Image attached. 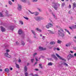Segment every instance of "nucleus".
I'll return each mask as SVG.
<instances>
[{
	"label": "nucleus",
	"instance_id": "f704fd0d",
	"mask_svg": "<svg viewBox=\"0 0 76 76\" xmlns=\"http://www.w3.org/2000/svg\"><path fill=\"white\" fill-rule=\"evenodd\" d=\"M8 3L10 5H12V2H11L10 1H9Z\"/></svg>",
	"mask_w": 76,
	"mask_h": 76
},
{
	"label": "nucleus",
	"instance_id": "423d86ee",
	"mask_svg": "<svg viewBox=\"0 0 76 76\" xmlns=\"http://www.w3.org/2000/svg\"><path fill=\"white\" fill-rule=\"evenodd\" d=\"M58 32L59 35L61 36V37H63L64 36V33L61 32H60V30H58Z\"/></svg>",
	"mask_w": 76,
	"mask_h": 76
},
{
	"label": "nucleus",
	"instance_id": "6e6552de",
	"mask_svg": "<svg viewBox=\"0 0 76 76\" xmlns=\"http://www.w3.org/2000/svg\"><path fill=\"white\" fill-rule=\"evenodd\" d=\"M18 9L19 11L21 10L22 9V6L19 4H18Z\"/></svg>",
	"mask_w": 76,
	"mask_h": 76
},
{
	"label": "nucleus",
	"instance_id": "ddd939ff",
	"mask_svg": "<svg viewBox=\"0 0 76 76\" xmlns=\"http://www.w3.org/2000/svg\"><path fill=\"white\" fill-rule=\"evenodd\" d=\"M25 39H23L21 40V44L23 45H25Z\"/></svg>",
	"mask_w": 76,
	"mask_h": 76
},
{
	"label": "nucleus",
	"instance_id": "8fccbe9b",
	"mask_svg": "<svg viewBox=\"0 0 76 76\" xmlns=\"http://www.w3.org/2000/svg\"><path fill=\"white\" fill-rule=\"evenodd\" d=\"M37 54V53H34V56H36V55Z\"/></svg>",
	"mask_w": 76,
	"mask_h": 76
},
{
	"label": "nucleus",
	"instance_id": "37998d69",
	"mask_svg": "<svg viewBox=\"0 0 76 76\" xmlns=\"http://www.w3.org/2000/svg\"><path fill=\"white\" fill-rule=\"evenodd\" d=\"M69 28L70 29H71V30H72V28H72V26L71 27H69Z\"/></svg>",
	"mask_w": 76,
	"mask_h": 76
},
{
	"label": "nucleus",
	"instance_id": "a211bd4d",
	"mask_svg": "<svg viewBox=\"0 0 76 76\" xmlns=\"http://www.w3.org/2000/svg\"><path fill=\"white\" fill-rule=\"evenodd\" d=\"M27 70H28V68L26 66H25L24 67V70L25 72H26V71H27Z\"/></svg>",
	"mask_w": 76,
	"mask_h": 76
},
{
	"label": "nucleus",
	"instance_id": "412c9836",
	"mask_svg": "<svg viewBox=\"0 0 76 76\" xmlns=\"http://www.w3.org/2000/svg\"><path fill=\"white\" fill-rule=\"evenodd\" d=\"M57 27L58 28H59V29L61 31H62V32H64L63 30V29H62V28H61L60 27L57 26Z\"/></svg>",
	"mask_w": 76,
	"mask_h": 76
},
{
	"label": "nucleus",
	"instance_id": "603ef678",
	"mask_svg": "<svg viewBox=\"0 0 76 76\" xmlns=\"http://www.w3.org/2000/svg\"><path fill=\"white\" fill-rule=\"evenodd\" d=\"M69 9H70L71 8V5H69Z\"/></svg>",
	"mask_w": 76,
	"mask_h": 76
},
{
	"label": "nucleus",
	"instance_id": "4d7b16f0",
	"mask_svg": "<svg viewBox=\"0 0 76 76\" xmlns=\"http://www.w3.org/2000/svg\"><path fill=\"white\" fill-rule=\"evenodd\" d=\"M74 50H76V47H74Z\"/></svg>",
	"mask_w": 76,
	"mask_h": 76
},
{
	"label": "nucleus",
	"instance_id": "5fc2aeb1",
	"mask_svg": "<svg viewBox=\"0 0 76 76\" xmlns=\"http://www.w3.org/2000/svg\"><path fill=\"white\" fill-rule=\"evenodd\" d=\"M29 41H30V39H28L27 40V41L28 42H29Z\"/></svg>",
	"mask_w": 76,
	"mask_h": 76
},
{
	"label": "nucleus",
	"instance_id": "4c0bfd02",
	"mask_svg": "<svg viewBox=\"0 0 76 76\" xmlns=\"http://www.w3.org/2000/svg\"><path fill=\"white\" fill-rule=\"evenodd\" d=\"M31 61L32 63H33L34 61V59H31Z\"/></svg>",
	"mask_w": 76,
	"mask_h": 76
},
{
	"label": "nucleus",
	"instance_id": "cd10ccee",
	"mask_svg": "<svg viewBox=\"0 0 76 76\" xmlns=\"http://www.w3.org/2000/svg\"><path fill=\"white\" fill-rule=\"evenodd\" d=\"M72 28H76V25H73L72 26Z\"/></svg>",
	"mask_w": 76,
	"mask_h": 76
},
{
	"label": "nucleus",
	"instance_id": "774afa93",
	"mask_svg": "<svg viewBox=\"0 0 76 76\" xmlns=\"http://www.w3.org/2000/svg\"><path fill=\"white\" fill-rule=\"evenodd\" d=\"M74 38H75V39H76V36H75V37H74Z\"/></svg>",
	"mask_w": 76,
	"mask_h": 76
},
{
	"label": "nucleus",
	"instance_id": "6ab92c4d",
	"mask_svg": "<svg viewBox=\"0 0 76 76\" xmlns=\"http://www.w3.org/2000/svg\"><path fill=\"white\" fill-rule=\"evenodd\" d=\"M73 9H74V8H75V7H76V3L75 2H74L73 4Z\"/></svg>",
	"mask_w": 76,
	"mask_h": 76
},
{
	"label": "nucleus",
	"instance_id": "aec40b11",
	"mask_svg": "<svg viewBox=\"0 0 76 76\" xmlns=\"http://www.w3.org/2000/svg\"><path fill=\"white\" fill-rule=\"evenodd\" d=\"M10 28L11 31H13L14 29V27L13 26H11L10 27Z\"/></svg>",
	"mask_w": 76,
	"mask_h": 76
},
{
	"label": "nucleus",
	"instance_id": "393cba45",
	"mask_svg": "<svg viewBox=\"0 0 76 76\" xmlns=\"http://www.w3.org/2000/svg\"><path fill=\"white\" fill-rule=\"evenodd\" d=\"M61 42H62L60 40H58L57 43L58 44H61Z\"/></svg>",
	"mask_w": 76,
	"mask_h": 76
},
{
	"label": "nucleus",
	"instance_id": "0e129e2a",
	"mask_svg": "<svg viewBox=\"0 0 76 76\" xmlns=\"http://www.w3.org/2000/svg\"><path fill=\"white\" fill-rule=\"evenodd\" d=\"M70 53H73V51H72V50H71L70 51Z\"/></svg>",
	"mask_w": 76,
	"mask_h": 76
},
{
	"label": "nucleus",
	"instance_id": "f257e3e1",
	"mask_svg": "<svg viewBox=\"0 0 76 76\" xmlns=\"http://www.w3.org/2000/svg\"><path fill=\"white\" fill-rule=\"evenodd\" d=\"M34 19L36 20H37V21L39 22L41 21V20H42L44 18L40 16H35L34 17Z\"/></svg>",
	"mask_w": 76,
	"mask_h": 76
},
{
	"label": "nucleus",
	"instance_id": "338daca9",
	"mask_svg": "<svg viewBox=\"0 0 76 76\" xmlns=\"http://www.w3.org/2000/svg\"><path fill=\"white\" fill-rule=\"evenodd\" d=\"M34 38H36V36H34Z\"/></svg>",
	"mask_w": 76,
	"mask_h": 76
},
{
	"label": "nucleus",
	"instance_id": "72a5a7b5",
	"mask_svg": "<svg viewBox=\"0 0 76 76\" xmlns=\"http://www.w3.org/2000/svg\"><path fill=\"white\" fill-rule=\"evenodd\" d=\"M19 22H20V24H21V25H23V22L21 20Z\"/></svg>",
	"mask_w": 76,
	"mask_h": 76
},
{
	"label": "nucleus",
	"instance_id": "69168bd1",
	"mask_svg": "<svg viewBox=\"0 0 76 76\" xmlns=\"http://www.w3.org/2000/svg\"><path fill=\"white\" fill-rule=\"evenodd\" d=\"M65 30L66 32H67V31H68L66 29H65Z\"/></svg>",
	"mask_w": 76,
	"mask_h": 76
},
{
	"label": "nucleus",
	"instance_id": "ea45409f",
	"mask_svg": "<svg viewBox=\"0 0 76 76\" xmlns=\"http://www.w3.org/2000/svg\"><path fill=\"white\" fill-rule=\"evenodd\" d=\"M54 18H56V15H55L54 14H52Z\"/></svg>",
	"mask_w": 76,
	"mask_h": 76
},
{
	"label": "nucleus",
	"instance_id": "e2e57ef3",
	"mask_svg": "<svg viewBox=\"0 0 76 76\" xmlns=\"http://www.w3.org/2000/svg\"><path fill=\"white\" fill-rule=\"evenodd\" d=\"M10 70H12V69H13V68H10Z\"/></svg>",
	"mask_w": 76,
	"mask_h": 76
},
{
	"label": "nucleus",
	"instance_id": "680f3d73",
	"mask_svg": "<svg viewBox=\"0 0 76 76\" xmlns=\"http://www.w3.org/2000/svg\"><path fill=\"white\" fill-rule=\"evenodd\" d=\"M35 70H36V71H38V69H35Z\"/></svg>",
	"mask_w": 76,
	"mask_h": 76
},
{
	"label": "nucleus",
	"instance_id": "dca6fc26",
	"mask_svg": "<svg viewBox=\"0 0 76 76\" xmlns=\"http://www.w3.org/2000/svg\"><path fill=\"white\" fill-rule=\"evenodd\" d=\"M71 45V43L69 42L68 43H67L66 44V47H69Z\"/></svg>",
	"mask_w": 76,
	"mask_h": 76
},
{
	"label": "nucleus",
	"instance_id": "864d4df0",
	"mask_svg": "<svg viewBox=\"0 0 76 76\" xmlns=\"http://www.w3.org/2000/svg\"><path fill=\"white\" fill-rule=\"evenodd\" d=\"M30 75H31L32 76H34V75H33V73L31 74Z\"/></svg>",
	"mask_w": 76,
	"mask_h": 76
},
{
	"label": "nucleus",
	"instance_id": "e433bc0d",
	"mask_svg": "<svg viewBox=\"0 0 76 76\" xmlns=\"http://www.w3.org/2000/svg\"><path fill=\"white\" fill-rule=\"evenodd\" d=\"M28 73L27 72H26L25 74V76H28Z\"/></svg>",
	"mask_w": 76,
	"mask_h": 76
},
{
	"label": "nucleus",
	"instance_id": "9d476101",
	"mask_svg": "<svg viewBox=\"0 0 76 76\" xmlns=\"http://www.w3.org/2000/svg\"><path fill=\"white\" fill-rule=\"evenodd\" d=\"M53 4H54L55 5V6L54 7V9H55V10H57L58 7H57V4L55 3H53Z\"/></svg>",
	"mask_w": 76,
	"mask_h": 76
},
{
	"label": "nucleus",
	"instance_id": "0eeeda50",
	"mask_svg": "<svg viewBox=\"0 0 76 76\" xmlns=\"http://www.w3.org/2000/svg\"><path fill=\"white\" fill-rule=\"evenodd\" d=\"M4 54L5 56H6V57H9V58H11V56L8 53H7V52H6L4 53Z\"/></svg>",
	"mask_w": 76,
	"mask_h": 76
},
{
	"label": "nucleus",
	"instance_id": "49530a36",
	"mask_svg": "<svg viewBox=\"0 0 76 76\" xmlns=\"http://www.w3.org/2000/svg\"><path fill=\"white\" fill-rule=\"evenodd\" d=\"M33 76H38V74H34Z\"/></svg>",
	"mask_w": 76,
	"mask_h": 76
},
{
	"label": "nucleus",
	"instance_id": "bf43d9fd",
	"mask_svg": "<svg viewBox=\"0 0 76 76\" xmlns=\"http://www.w3.org/2000/svg\"><path fill=\"white\" fill-rule=\"evenodd\" d=\"M6 14H7V16H8V12H7H7Z\"/></svg>",
	"mask_w": 76,
	"mask_h": 76
},
{
	"label": "nucleus",
	"instance_id": "a878e982",
	"mask_svg": "<svg viewBox=\"0 0 76 76\" xmlns=\"http://www.w3.org/2000/svg\"><path fill=\"white\" fill-rule=\"evenodd\" d=\"M48 32H49V33H50V34H54V32L51 31L50 30H48Z\"/></svg>",
	"mask_w": 76,
	"mask_h": 76
},
{
	"label": "nucleus",
	"instance_id": "1a4fd4ad",
	"mask_svg": "<svg viewBox=\"0 0 76 76\" xmlns=\"http://www.w3.org/2000/svg\"><path fill=\"white\" fill-rule=\"evenodd\" d=\"M1 28V31L2 32H5V31H6V29H5L4 28H3V26H1L0 27Z\"/></svg>",
	"mask_w": 76,
	"mask_h": 76
},
{
	"label": "nucleus",
	"instance_id": "39448f33",
	"mask_svg": "<svg viewBox=\"0 0 76 76\" xmlns=\"http://www.w3.org/2000/svg\"><path fill=\"white\" fill-rule=\"evenodd\" d=\"M28 11L31 14H34V15H35V16H38V15H39V12H32L29 10H28Z\"/></svg>",
	"mask_w": 76,
	"mask_h": 76
},
{
	"label": "nucleus",
	"instance_id": "20e7f679",
	"mask_svg": "<svg viewBox=\"0 0 76 76\" xmlns=\"http://www.w3.org/2000/svg\"><path fill=\"white\" fill-rule=\"evenodd\" d=\"M74 58V56L73 55H72L71 54H69L67 56V58L68 60H70V59H71L72 58Z\"/></svg>",
	"mask_w": 76,
	"mask_h": 76
},
{
	"label": "nucleus",
	"instance_id": "13d9d810",
	"mask_svg": "<svg viewBox=\"0 0 76 76\" xmlns=\"http://www.w3.org/2000/svg\"><path fill=\"white\" fill-rule=\"evenodd\" d=\"M39 12H42V10H40V9H39Z\"/></svg>",
	"mask_w": 76,
	"mask_h": 76
},
{
	"label": "nucleus",
	"instance_id": "a18cd8bd",
	"mask_svg": "<svg viewBox=\"0 0 76 76\" xmlns=\"http://www.w3.org/2000/svg\"><path fill=\"white\" fill-rule=\"evenodd\" d=\"M56 5H57V6H58L59 7H60V4H56Z\"/></svg>",
	"mask_w": 76,
	"mask_h": 76
},
{
	"label": "nucleus",
	"instance_id": "c9c22d12",
	"mask_svg": "<svg viewBox=\"0 0 76 76\" xmlns=\"http://www.w3.org/2000/svg\"><path fill=\"white\" fill-rule=\"evenodd\" d=\"M37 0H31L32 2H37Z\"/></svg>",
	"mask_w": 76,
	"mask_h": 76
},
{
	"label": "nucleus",
	"instance_id": "c03bdc74",
	"mask_svg": "<svg viewBox=\"0 0 76 76\" xmlns=\"http://www.w3.org/2000/svg\"><path fill=\"white\" fill-rule=\"evenodd\" d=\"M67 32H68V33L69 34V35H70V32H69V31H66Z\"/></svg>",
	"mask_w": 76,
	"mask_h": 76
},
{
	"label": "nucleus",
	"instance_id": "b1692460",
	"mask_svg": "<svg viewBox=\"0 0 76 76\" xmlns=\"http://www.w3.org/2000/svg\"><path fill=\"white\" fill-rule=\"evenodd\" d=\"M4 71L7 72H9V69L8 68H6L5 69Z\"/></svg>",
	"mask_w": 76,
	"mask_h": 76
},
{
	"label": "nucleus",
	"instance_id": "7ed1b4c3",
	"mask_svg": "<svg viewBox=\"0 0 76 76\" xmlns=\"http://www.w3.org/2000/svg\"><path fill=\"white\" fill-rule=\"evenodd\" d=\"M56 56H57L58 57V58H59V59L62 60H64V61H66V59L61 58V57H60V56H59V55H58L57 53H56Z\"/></svg>",
	"mask_w": 76,
	"mask_h": 76
},
{
	"label": "nucleus",
	"instance_id": "a19ab883",
	"mask_svg": "<svg viewBox=\"0 0 76 76\" xmlns=\"http://www.w3.org/2000/svg\"><path fill=\"white\" fill-rule=\"evenodd\" d=\"M16 44H17V45H19L20 44L18 42H16Z\"/></svg>",
	"mask_w": 76,
	"mask_h": 76
},
{
	"label": "nucleus",
	"instance_id": "f03ea898",
	"mask_svg": "<svg viewBox=\"0 0 76 76\" xmlns=\"http://www.w3.org/2000/svg\"><path fill=\"white\" fill-rule=\"evenodd\" d=\"M20 1L24 3H27V4H29L30 2L28 0H20Z\"/></svg>",
	"mask_w": 76,
	"mask_h": 76
},
{
	"label": "nucleus",
	"instance_id": "c756f323",
	"mask_svg": "<svg viewBox=\"0 0 76 76\" xmlns=\"http://www.w3.org/2000/svg\"><path fill=\"white\" fill-rule=\"evenodd\" d=\"M4 16V15H3V14L1 12H0V17H1V18H2V17H3Z\"/></svg>",
	"mask_w": 76,
	"mask_h": 76
},
{
	"label": "nucleus",
	"instance_id": "473e14b6",
	"mask_svg": "<svg viewBox=\"0 0 76 76\" xmlns=\"http://www.w3.org/2000/svg\"><path fill=\"white\" fill-rule=\"evenodd\" d=\"M16 67H17V68H18V69L19 68V65H18V64H16Z\"/></svg>",
	"mask_w": 76,
	"mask_h": 76
},
{
	"label": "nucleus",
	"instance_id": "79ce46f5",
	"mask_svg": "<svg viewBox=\"0 0 76 76\" xmlns=\"http://www.w3.org/2000/svg\"><path fill=\"white\" fill-rule=\"evenodd\" d=\"M65 5V3H63L62 4V6H63H63H64Z\"/></svg>",
	"mask_w": 76,
	"mask_h": 76
},
{
	"label": "nucleus",
	"instance_id": "2f4dec72",
	"mask_svg": "<svg viewBox=\"0 0 76 76\" xmlns=\"http://www.w3.org/2000/svg\"><path fill=\"white\" fill-rule=\"evenodd\" d=\"M46 28H47V29H49L50 28V27L49 26V25H48H48H47L46 26Z\"/></svg>",
	"mask_w": 76,
	"mask_h": 76
},
{
	"label": "nucleus",
	"instance_id": "f3484780",
	"mask_svg": "<svg viewBox=\"0 0 76 76\" xmlns=\"http://www.w3.org/2000/svg\"><path fill=\"white\" fill-rule=\"evenodd\" d=\"M48 25L50 28H51V27H53V24L51 23H48Z\"/></svg>",
	"mask_w": 76,
	"mask_h": 76
},
{
	"label": "nucleus",
	"instance_id": "6e6d98bb",
	"mask_svg": "<svg viewBox=\"0 0 76 76\" xmlns=\"http://www.w3.org/2000/svg\"><path fill=\"white\" fill-rule=\"evenodd\" d=\"M36 61H38V60L37 59V58H36Z\"/></svg>",
	"mask_w": 76,
	"mask_h": 76
},
{
	"label": "nucleus",
	"instance_id": "bb28decb",
	"mask_svg": "<svg viewBox=\"0 0 76 76\" xmlns=\"http://www.w3.org/2000/svg\"><path fill=\"white\" fill-rule=\"evenodd\" d=\"M48 66H52L53 64L51 62L49 63L48 64Z\"/></svg>",
	"mask_w": 76,
	"mask_h": 76
},
{
	"label": "nucleus",
	"instance_id": "4468645a",
	"mask_svg": "<svg viewBox=\"0 0 76 76\" xmlns=\"http://www.w3.org/2000/svg\"><path fill=\"white\" fill-rule=\"evenodd\" d=\"M18 33L20 35V34H22V30L21 29H20L18 31Z\"/></svg>",
	"mask_w": 76,
	"mask_h": 76
},
{
	"label": "nucleus",
	"instance_id": "7c9ffc66",
	"mask_svg": "<svg viewBox=\"0 0 76 76\" xmlns=\"http://www.w3.org/2000/svg\"><path fill=\"white\" fill-rule=\"evenodd\" d=\"M6 53H9V52H10V50L9 49H7L6 50Z\"/></svg>",
	"mask_w": 76,
	"mask_h": 76
},
{
	"label": "nucleus",
	"instance_id": "4be33fe9",
	"mask_svg": "<svg viewBox=\"0 0 76 76\" xmlns=\"http://www.w3.org/2000/svg\"><path fill=\"white\" fill-rule=\"evenodd\" d=\"M31 32L32 34H33V35H36V33H35V31L34 30H31Z\"/></svg>",
	"mask_w": 76,
	"mask_h": 76
},
{
	"label": "nucleus",
	"instance_id": "052dcab7",
	"mask_svg": "<svg viewBox=\"0 0 76 76\" xmlns=\"http://www.w3.org/2000/svg\"><path fill=\"white\" fill-rule=\"evenodd\" d=\"M57 50H58V51H59V50H60V49H59V48H57Z\"/></svg>",
	"mask_w": 76,
	"mask_h": 76
},
{
	"label": "nucleus",
	"instance_id": "2eb2a0df",
	"mask_svg": "<svg viewBox=\"0 0 76 76\" xmlns=\"http://www.w3.org/2000/svg\"><path fill=\"white\" fill-rule=\"evenodd\" d=\"M36 30L39 32H42V30H41L39 29V28H36Z\"/></svg>",
	"mask_w": 76,
	"mask_h": 76
},
{
	"label": "nucleus",
	"instance_id": "09e8293b",
	"mask_svg": "<svg viewBox=\"0 0 76 76\" xmlns=\"http://www.w3.org/2000/svg\"><path fill=\"white\" fill-rule=\"evenodd\" d=\"M18 62H19V63H20V62H21V60L20 59H19L18 61Z\"/></svg>",
	"mask_w": 76,
	"mask_h": 76
},
{
	"label": "nucleus",
	"instance_id": "c85d7f7f",
	"mask_svg": "<svg viewBox=\"0 0 76 76\" xmlns=\"http://www.w3.org/2000/svg\"><path fill=\"white\" fill-rule=\"evenodd\" d=\"M23 18L25 19H26V20H29V18H28L27 17H25L23 16Z\"/></svg>",
	"mask_w": 76,
	"mask_h": 76
},
{
	"label": "nucleus",
	"instance_id": "5701e85b",
	"mask_svg": "<svg viewBox=\"0 0 76 76\" xmlns=\"http://www.w3.org/2000/svg\"><path fill=\"white\" fill-rule=\"evenodd\" d=\"M50 44L51 45H54L55 44V42L54 41H52L50 42Z\"/></svg>",
	"mask_w": 76,
	"mask_h": 76
},
{
	"label": "nucleus",
	"instance_id": "de8ad7c7",
	"mask_svg": "<svg viewBox=\"0 0 76 76\" xmlns=\"http://www.w3.org/2000/svg\"><path fill=\"white\" fill-rule=\"evenodd\" d=\"M45 38V36H43V39H44Z\"/></svg>",
	"mask_w": 76,
	"mask_h": 76
},
{
	"label": "nucleus",
	"instance_id": "3c124183",
	"mask_svg": "<svg viewBox=\"0 0 76 76\" xmlns=\"http://www.w3.org/2000/svg\"><path fill=\"white\" fill-rule=\"evenodd\" d=\"M73 56H75V57H76V53H75Z\"/></svg>",
	"mask_w": 76,
	"mask_h": 76
},
{
	"label": "nucleus",
	"instance_id": "f8f14e48",
	"mask_svg": "<svg viewBox=\"0 0 76 76\" xmlns=\"http://www.w3.org/2000/svg\"><path fill=\"white\" fill-rule=\"evenodd\" d=\"M51 56H52V57H53V58H54L55 60H57L58 59V58H57V57L56 56V55L54 54H52Z\"/></svg>",
	"mask_w": 76,
	"mask_h": 76
},
{
	"label": "nucleus",
	"instance_id": "58836bf2",
	"mask_svg": "<svg viewBox=\"0 0 76 76\" xmlns=\"http://www.w3.org/2000/svg\"><path fill=\"white\" fill-rule=\"evenodd\" d=\"M64 65H65L66 66H68V64L65 63H64Z\"/></svg>",
	"mask_w": 76,
	"mask_h": 76
},
{
	"label": "nucleus",
	"instance_id": "9b49d317",
	"mask_svg": "<svg viewBox=\"0 0 76 76\" xmlns=\"http://www.w3.org/2000/svg\"><path fill=\"white\" fill-rule=\"evenodd\" d=\"M39 49L40 50L42 51V50H46V48H43L42 47H41V46H39Z\"/></svg>",
	"mask_w": 76,
	"mask_h": 76
}]
</instances>
